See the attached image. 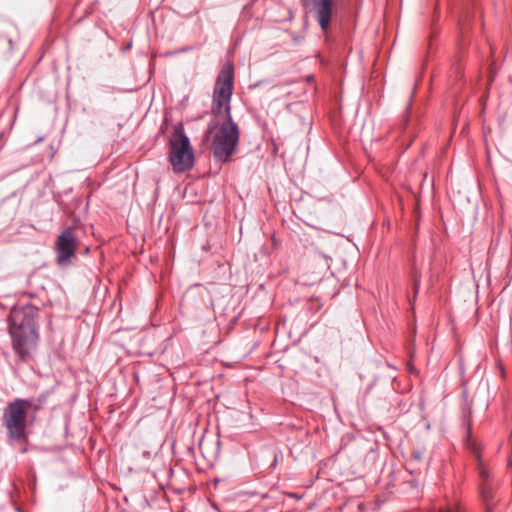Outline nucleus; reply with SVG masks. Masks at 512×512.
<instances>
[{
	"instance_id": "f257e3e1",
	"label": "nucleus",
	"mask_w": 512,
	"mask_h": 512,
	"mask_svg": "<svg viewBox=\"0 0 512 512\" xmlns=\"http://www.w3.org/2000/svg\"><path fill=\"white\" fill-rule=\"evenodd\" d=\"M233 85V67L227 65L221 69L215 82L212 99V113L215 120L208 126L209 133L219 126L218 131L213 135L212 151L215 159L220 162L230 158L239 142V127L231 116L230 101Z\"/></svg>"
},
{
	"instance_id": "f03ea898",
	"label": "nucleus",
	"mask_w": 512,
	"mask_h": 512,
	"mask_svg": "<svg viewBox=\"0 0 512 512\" xmlns=\"http://www.w3.org/2000/svg\"><path fill=\"white\" fill-rule=\"evenodd\" d=\"M38 310L32 305L13 307L9 315V333L19 359L27 361L36 349L38 332L35 318Z\"/></svg>"
},
{
	"instance_id": "7ed1b4c3",
	"label": "nucleus",
	"mask_w": 512,
	"mask_h": 512,
	"mask_svg": "<svg viewBox=\"0 0 512 512\" xmlns=\"http://www.w3.org/2000/svg\"><path fill=\"white\" fill-rule=\"evenodd\" d=\"M169 161L173 170L178 173L191 169L194 165V153L190 145V140L185 134L182 124L174 127L172 137L170 138Z\"/></svg>"
},
{
	"instance_id": "20e7f679",
	"label": "nucleus",
	"mask_w": 512,
	"mask_h": 512,
	"mask_svg": "<svg viewBox=\"0 0 512 512\" xmlns=\"http://www.w3.org/2000/svg\"><path fill=\"white\" fill-rule=\"evenodd\" d=\"M31 404L24 399H16L9 403L3 412V424L7 429L8 436L13 440L25 438L27 428V411Z\"/></svg>"
},
{
	"instance_id": "39448f33",
	"label": "nucleus",
	"mask_w": 512,
	"mask_h": 512,
	"mask_svg": "<svg viewBox=\"0 0 512 512\" xmlns=\"http://www.w3.org/2000/svg\"><path fill=\"white\" fill-rule=\"evenodd\" d=\"M78 240L74 229L63 230L55 242L56 260L60 266H68L75 254Z\"/></svg>"
},
{
	"instance_id": "423d86ee",
	"label": "nucleus",
	"mask_w": 512,
	"mask_h": 512,
	"mask_svg": "<svg viewBox=\"0 0 512 512\" xmlns=\"http://www.w3.org/2000/svg\"><path fill=\"white\" fill-rule=\"evenodd\" d=\"M305 8L313 12L323 33H327L334 14L335 0H302Z\"/></svg>"
},
{
	"instance_id": "0eeeda50",
	"label": "nucleus",
	"mask_w": 512,
	"mask_h": 512,
	"mask_svg": "<svg viewBox=\"0 0 512 512\" xmlns=\"http://www.w3.org/2000/svg\"><path fill=\"white\" fill-rule=\"evenodd\" d=\"M480 495H481L483 503L485 504V511L492 512V508L495 505L493 486L490 483H481L480 484Z\"/></svg>"
},
{
	"instance_id": "6e6552de",
	"label": "nucleus",
	"mask_w": 512,
	"mask_h": 512,
	"mask_svg": "<svg viewBox=\"0 0 512 512\" xmlns=\"http://www.w3.org/2000/svg\"><path fill=\"white\" fill-rule=\"evenodd\" d=\"M437 512H462L460 502L458 500H453L452 502H449L444 507H439Z\"/></svg>"
},
{
	"instance_id": "1a4fd4ad",
	"label": "nucleus",
	"mask_w": 512,
	"mask_h": 512,
	"mask_svg": "<svg viewBox=\"0 0 512 512\" xmlns=\"http://www.w3.org/2000/svg\"><path fill=\"white\" fill-rule=\"evenodd\" d=\"M478 472H479V476L482 479L481 483H489L490 474H489L488 470L482 464H479Z\"/></svg>"
},
{
	"instance_id": "9d476101",
	"label": "nucleus",
	"mask_w": 512,
	"mask_h": 512,
	"mask_svg": "<svg viewBox=\"0 0 512 512\" xmlns=\"http://www.w3.org/2000/svg\"><path fill=\"white\" fill-rule=\"evenodd\" d=\"M423 452L419 450H414L411 453V462H420L423 459Z\"/></svg>"
},
{
	"instance_id": "9b49d317",
	"label": "nucleus",
	"mask_w": 512,
	"mask_h": 512,
	"mask_svg": "<svg viewBox=\"0 0 512 512\" xmlns=\"http://www.w3.org/2000/svg\"><path fill=\"white\" fill-rule=\"evenodd\" d=\"M419 288H420V279L415 275L414 276V283H413V289H414V294L415 295L418 293Z\"/></svg>"
},
{
	"instance_id": "f8f14e48",
	"label": "nucleus",
	"mask_w": 512,
	"mask_h": 512,
	"mask_svg": "<svg viewBox=\"0 0 512 512\" xmlns=\"http://www.w3.org/2000/svg\"><path fill=\"white\" fill-rule=\"evenodd\" d=\"M321 256H323L327 260L330 259L327 255L321 254Z\"/></svg>"
}]
</instances>
